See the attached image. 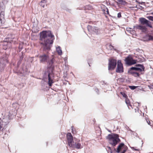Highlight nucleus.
I'll return each mask as SVG.
<instances>
[{
  "mask_svg": "<svg viewBox=\"0 0 153 153\" xmlns=\"http://www.w3.org/2000/svg\"><path fill=\"white\" fill-rule=\"evenodd\" d=\"M141 24L143 25H145L146 26H148L152 27V25L150 24V22L144 18H140L139 19Z\"/></svg>",
  "mask_w": 153,
  "mask_h": 153,
  "instance_id": "6e6552de",
  "label": "nucleus"
},
{
  "mask_svg": "<svg viewBox=\"0 0 153 153\" xmlns=\"http://www.w3.org/2000/svg\"><path fill=\"white\" fill-rule=\"evenodd\" d=\"M87 29L89 32L97 34L98 32V28L97 27H92L91 26L88 25Z\"/></svg>",
  "mask_w": 153,
  "mask_h": 153,
  "instance_id": "ddd939ff",
  "label": "nucleus"
},
{
  "mask_svg": "<svg viewBox=\"0 0 153 153\" xmlns=\"http://www.w3.org/2000/svg\"><path fill=\"white\" fill-rule=\"evenodd\" d=\"M7 56H5L1 58L0 59V71H1L3 70L6 64L7 63Z\"/></svg>",
  "mask_w": 153,
  "mask_h": 153,
  "instance_id": "39448f33",
  "label": "nucleus"
},
{
  "mask_svg": "<svg viewBox=\"0 0 153 153\" xmlns=\"http://www.w3.org/2000/svg\"><path fill=\"white\" fill-rule=\"evenodd\" d=\"M125 102L128 106L130 105L129 100L128 98H126V99Z\"/></svg>",
  "mask_w": 153,
  "mask_h": 153,
  "instance_id": "aec40b11",
  "label": "nucleus"
},
{
  "mask_svg": "<svg viewBox=\"0 0 153 153\" xmlns=\"http://www.w3.org/2000/svg\"><path fill=\"white\" fill-rule=\"evenodd\" d=\"M108 148H109V149H111L110 147H108Z\"/></svg>",
  "mask_w": 153,
  "mask_h": 153,
  "instance_id": "473e14b6",
  "label": "nucleus"
},
{
  "mask_svg": "<svg viewBox=\"0 0 153 153\" xmlns=\"http://www.w3.org/2000/svg\"><path fill=\"white\" fill-rule=\"evenodd\" d=\"M116 72L119 73H123V65L121 63L120 60H118V64Z\"/></svg>",
  "mask_w": 153,
  "mask_h": 153,
  "instance_id": "f8f14e48",
  "label": "nucleus"
},
{
  "mask_svg": "<svg viewBox=\"0 0 153 153\" xmlns=\"http://www.w3.org/2000/svg\"><path fill=\"white\" fill-rule=\"evenodd\" d=\"M109 48L111 50L114 49V47L113 46H112L111 45H109Z\"/></svg>",
  "mask_w": 153,
  "mask_h": 153,
  "instance_id": "a878e982",
  "label": "nucleus"
},
{
  "mask_svg": "<svg viewBox=\"0 0 153 153\" xmlns=\"http://www.w3.org/2000/svg\"><path fill=\"white\" fill-rule=\"evenodd\" d=\"M39 58L40 62L42 63L47 62L49 60L48 55L45 54L40 55Z\"/></svg>",
  "mask_w": 153,
  "mask_h": 153,
  "instance_id": "1a4fd4ad",
  "label": "nucleus"
},
{
  "mask_svg": "<svg viewBox=\"0 0 153 153\" xmlns=\"http://www.w3.org/2000/svg\"><path fill=\"white\" fill-rule=\"evenodd\" d=\"M131 74L133 75L135 77L139 76V74L138 73L136 72H133Z\"/></svg>",
  "mask_w": 153,
  "mask_h": 153,
  "instance_id": "6ab92c4d",
  "label": "nucleus"
},
{
  "mask_svg": "<svg viewBox=\"0 0 153 153\" xmlns=\"http://www.w3.org/2000/svg\"><path fill=\"white\" fill-rule=\"evenodd\" d=\"M67 137L69 146L71 147L77 149H81L82 148L80 143L74 142L73 140V136L70 133H68Z\"/></svg>",
  "mask_w": 153,
  "mask_h": 153,
  "instance_id": "7ed1b4c3",
  "label": "nucleus"
},
{
  "mask_svg": "<svg viewBox=\"0 0 153 153\" xmlns=\"http://www.w3.org/2000/svg\"><path fill=\"white\" fill-rule=\"evenodd\" d=\"M46 1H47V0H42L41 3L46 4Z\"/></svg>",
  "mask_w": 153,
  "mask_h": 153,
  "instance_id": "bb28decb",
  "label": "nucleus"
},
{
  "mask_svg": "<svg viewBox=\"0 0 153 153\" xmlns=\"http://www.w3.org/2000/svg\"><path fill=\"white\" fill-rule=\"evenodd\" d=\"M56 51L59 55H61L62 54V51L60 47L59 46L56 48Z\"/></svg>",
  "mask_w": 153,
  "mask_h": 153,
  "instance_id": "dca6fc26",
  "label": "nucleus"
},
{
  "mask_svg": "<svg viewBox=\"0 0 153 153\" xmlns=\"http://www.w3.org/2000/svg\"><path fill=\"white\" fill-rule=\"evenodd\" d=\"M149 88L150 89H153V85H150L149 86Z\"/></svg>",
  "mask_w": 153,
  "mask_h": 153,
  "instance_id": "c756f323",
  "label": "nucleus"
},
{
  "mask_svg": "<svg viewBox=\"0 0 153 153\" xmlns=\"http://www.w3.org/2000/svg\"><path fill=\"white\" fill-rule=\"evenodd\" d=\"M137 66L139 67V68L132 67H131L129 70L128 72L129 73H132L134 71H142L144 70V68L143 65H136Z\"/></svg>",
  "mask_w": 153,
  "mask_h": 153,
  "instance_id": "423d86ee",
  "label": "nucleus"
},
{
  "mask_svg": "<svg viewBox=\"0 0 153 153\" xmlns=\"http://www.w3.org/2000/svg\"><path fill=\"white\" fill-rule=\"evenodd\" d=\"M117 61L114 59H112L110 61L108 65V70H112L116 67Z\"/></svg>",
  "mask_w": 153,
  "mask_h": 153,
  "instance_id": "9d476101",
  "label": "nucleus"
},
{
  "mask_svg": "<svg viewBox=\"0 0 153 153\" xmlns=\"http://www.w3.org/2000/svg\"><path fill=\"white\" fill-rule=\"evenodd\" d=\"M119 2L121 4H124L126 3V2L123 0H118Z\"/></svg>",
  "mask_w": 153,
  "mask_h": 153,
  "instance_id": "412c9836",
  "label": "nucleus"
},
{
  "mask_svg": "<svg viewBox=\"0 0 153 153\" xmlns=\"http://www.w3.org/2000/svg\"><path fill=\"white\" fill-rule=\"evenodd\" d=\"M152 153H153V152Z\"/></svg>",
  "mask_w": 153,
  "mask_h": 153,
  "instance_id": "72a5a7b5",
  "label": "nucleus"
},
{
  "mask_svg": "<svg viewBox=\"0 0 153 153\" xmlns=\"http://www.w3.org/2000/svg\"><path fill=\"white\" fill-rule=\"evenodd\" d=\"M109 143L113 146H115L120 140L118 135L116 134H109L107 137Z\"/></svg>",
  "mask_w": 153,
  "mask_h": 153,
  "instance_id": "20e7f679",
  "label": "nucleus"
},
{
  "mask_svg": "<svg viewBox=\"0 0 153 153\" xmlns=\"http://www.w3.org/2000/svg\"><path fill=\"white\" fill-rule=\"evenodd\" d=\"M121 13H119L117 14V17L119 18H120L121 17Z\"/></svg>",
  "mask_w": 153,
  "mask_h": 153,
  "instance_id": "c85d7f7f",
  "label": "nucleus"
},
{
  "mask_svg": "<svg viewBox=\"0 0 153 153\" xmlns=\"http://www.w3.org/2000/svg\"><path fill=\"white\" fill-rule=\"evenodd\" d=\"M40 4L41 6L43 7H45V4H44V3H40Z\"/></svg>",
  "mask_w": 153,
  "mask_h": 153,
  "instance_id": "cd10ccee",
  "label": "nucleus"
},
{
  "mask_svg": "<svg viewBox=\"0 0 153 153\" xmlns=\"http://www.w3.org/2000/svg\"><path fill=\"white\" fill-rule=\"evenodd\" d=\"M0 119L4 127L8 123L10 120L8 116H6L2 120L1 119Z\"/></svg>",
  "mask_w": 153,
  "mask_h": 153,
  "instance_id": "4468645a",
  "label": "nucleus"
},
{
  "mask_svg": "<svg viewBox=\"0 0 153 153\" xmlns=\"http://www.w3.org/2000/svg\"><path fill=\"white\" fill-rule=\"evenodd\" d=\"M137 29H139L143 31H145L146 30V27L145 26H143L142 25H137L134 26V30H132L130 33L132 34H134V33L135 30H136Z\"/></svg>",
  "mask_w": 153,
  "mask_h": 153,
  "instance_id": "9b49d317",
  "label": "nucleus"
},
{
  "mask_svg": "<svg viewBox=\"0 0 153 153\" xmlns=\"http://www.w3.org/2000/svg\"><path fill=\"white\" fill-rule=\"evenodd\" d=\"M53 59H52L49 62H48L49 67L48 68V84L49 86H51L52 84L54 82L53 81V67L52 66L53 63Z\"/></svg>",
  "mask_w": 153,
  "mask_h": 153,
  "instance_id": "f03ea898",
  "label": "nucleus"
},
{
  "mask_svg": "<svg viewBox=\"0 0 153 153\" xmlns=\"http://www.w3.org/2000/svg\"><path fill=\"white\" fill-rule=\"evenodd\" d=\"M132 30V29L131 28L127 27L126 28V30L127 31L129 32L130 33L131 32V31Z\"/></svg>",
  "mask_w": 153,
  "mask_h": 153,
  "instance_id": "4be33fe9",
  "label": "nucleus"
},
{
  "mask_svg": "<svg viewBox=\"0 0 153 153\" xmlns=\"http://www.w3.org/2000/svg\"><path fill=\"white\" fill-rule=\"evenodd\" d=\"M147 123H148V124L149 125H150V122L149 121L148 122V121H147Z\"/></svg>",
  "mask_w": 153,
  "mask_h": 153,
  "instance_id": "7c9ffc66",
  "label": "nucleus"
},
{
  "mask_svg": "<svg viewBox=\"0 0 153 153\" xmlns=\"http://www.w3.org/2000/svg\"><path fill=\"white\" fill-rule=\"evenodd\" d=\"M107 14H108V13H109V11H108V10H107Z\"/></svg>",
  "mask_w": 153,
  "mask_h": 153,
  "instance_id": "2f4dec72",
  "label": "nucleus"
},
{
  "mask_svg": "<svg viewBox=\"0 0 153 153\" xmlns=\"http://www.w3.org/2000/svg\"><path fill=\"white\" fill-rule=\"evenodd\" d=\"M129 87L131 89L134 90L137 87L134 86H129Z\"/></svg>",
  "mask_w": 153,
  "mask_h": 153,
  "instance_id": "5701e85b",
  "label": "nucleus"
},
{
  "mask_svg": "<svg viewBox=\"0 0 153 153\" xmlns=\"http://www.w3.org/2000/svg\"><path fill=\"white\" fill-rule=\"evenodd\" d=\"M146 37L148 40H153V36L151 35H147Z\"/></svg>",
  "mask_w": 153,
  "mask_h": 153,
  "instance_id": "a211bd4d",
  "label": "nucleus"
},
{
  "mask_svg": "<svg viewBox=\"0 0 153 153\" xmlns=\"http://www.w3.org/2000/svg\"><path fill=\"white\" fill-rule=\"evenodd\" d=\"M54 39V36L50 31H43L41 33L40 39L41 42L40 43L42 45L44 51L50 50Z\"/></svg>",
  "mask_w": 153,
  "mask_h": 153,
  "instance_id": "f257e3e1",
  "label": "nucleus"
},
{
  "mask_svg": "<svg viewBox=\"0 0 153 153\" xmlns=\"http://www.w3.org/2000/svg\"><path fill=\"white\" fill-rule=\"evenodd\" d=\"M124 146V144L123 143H121L117 147V153H119L120 152V150L123 148Z\"/></svg>",
  "mask_w": 153,
  "mask_h": 153,
  "instance_id": "2eb2a0df",
  "label": "nucleus"
},
{
  "mask_svg": "<svg viewBox=\"0 0 153 153\" xmlns=\"http://www.w3.org/2000/svg\"><path fill=\"white\" fill-rule=\"evenodd\" d=\"M148 19L151 21H153V16H149L147 17Z\"/></svg>",
  "mask_w": 153,
  "mask_h": 153,
  "instance_id": "b1692460",
  "label": "nucleus"
},
{
  "mask_svg": "<svg viewBox=\"0 0 153 153\" xmlns=\"http://www.w3.org/2000/svg\"><path fill=\"white\" fill-rule=\"evenodd\" d=\"M4 11H1L0 13V20H1L4 18Z\"/></svg>",
  "mask_w": 153,
  "mask_h": 153,
  "instance_id": "f3484780",
  "label": "nucleus"
},
{
  "mask_svg": "<svg viewBox=\"0 0 153 153\" xmlns=\"http://www.w3.org/2000/svg\"><path fill=\"white\" fill-rule=\"evenodd\" d=\"M121 93L123 95V97L126 98V97H127V95L125 93L122 92H121Z\"/></svg>",
  "mask_w": 153,
  "mask_h": 153,
  "instance_id": "393cba45",
  "label": "nucleus"
},
{
  "mask_svg": "<svg viewBox=\"0 0 153 153\" xmlns=\"http://www.w3.org/2000/svg\"><path fill=\"white\" fill-rule=\"evenodd\" d=\"M125 60L126 63L129 65L134 64L136 63V61L134 60L130 56H128L126 58Z\"/></svg>",
  "mask_w": 153,
  "mask_h": 153,
  "instance_id": "0eeeda50",
  "label": "nucleus"
}]
</instances>
